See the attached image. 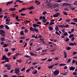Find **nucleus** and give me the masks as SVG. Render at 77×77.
<instances>
[{"mask_svg":"<svg viewBox=\"0 0 77 77\" xmlns=\"http://www.w3.org/2000/svg\"><path fill=\"white\" fill-rule=\"evenodd\" d=\"M54 60H59V57H57V58H54Z\"/></svg>","mask_w":77,"mask_h":77,"instance_id":"5fc2aeb1","label":"nucleus"},{"mask_svg":"<svg viewBox=\"0 0 77 77\" xmlns=\"http://www.w3.org/2000/svg\"><path fill=\"white\" fill-rule=\"evenodd\" d=\"M47 20L46 19H45V20H43L42 21V22H43V23H45L46 22H47Z\"/></svg>","mask_w":77,"mask_h":77,"instance_id":"c756f323","label":"nucleus"},{"mask_svg":"<svg viewBox=\"0 0 77 77\" xmlns=\"http://www.w3.org/2000/svg\"><path fill=\"white\" fill-rule=\"evenodd\" d=\"M22 10L23 11H26V9H27V8H22Z\"/></svg>","mask_w":77,"mask_h":77,"instance_id":"8fccbe9b","label":"nucleus"},{"mask_svg":"<svg viewBox=\"0 0 77 77\" xmlns=\"http://www.w3.org/2000/svg\"><path fill=\"white\" fill-rule=\"evenodd\" d=\"M6 40V38H1V41H5Z\"/></svg>","mask_w":77,"mask_h":77,"instance_id":"aec40b11","label":"nucleus"},{"mask_svg":"<svg viewBox=\"0 0 77 77\" xmlns=\"http://www.w3.org/2000/svg\"><path fill=\"white\" fill-rule=\"evenodd\" d=\"M48 6L49 8H52L53 7V5H52L50 4H48Z\"/></svg>","mask_w":77,"mask_h":77,"instance_id":"6ab92c4d","label":"nucleus"},{"mask_svg":"<svg viewBox=\"0 0 77 77\" xmlns=\"http://www.w3.org/2000/svg\"><path fill=\"white\" fill-rule=\"evenodd\" d=\"M74 35L73 34H72L71 35H70L69 36V38H72V37H73Z\"/></svg>","mask_w":77,"mask_h":77,"instance_id":"c85d7f7f","label":"nucleus"},{"mask_svg":"<svg viewBox=\"0 0 77 77\" xmlns=\"http://www.w3.org/2000/svg\"><path fill=\"white\" fill-rule=\"evenodd\" d=\"M16 10V9L15 8H11L9 9V11H15Z\"/></svg>","mask_w":77,"mask_h":77,"instance_id":"1a4fd4ad","label":"nucleus"},{"mask_svg":"<svg viewBox=\"0 0 77 77\" xmlns=\"http://www.w3.org/2000/svg\"><path fill=\"white\" fill-rule=\"evenodd\" d=\"M19 72H20V68H18L15 70V73H16V74H18Z\"/></svg>","mask_w":77,"mask_h":77,"instance_id":"6e6552de","label":"nucleus"},{"mask_svg":"<svg viewBox=\"0 0 77 77\" xmlns=\"http://www.w3.org/2000/svg\"><path fill=\"white\" fill-rule=\"evenodd\" d=\"M74 5H77V1H75L74 3Z\"/></svg>","mask_w":77,"mask_h":77,"instance_id":"69168bd1","label":"nucleus"},{"mask_svg":"<svg viewBox=\"0 0 77 77\" xmlns=\"http://www.w3.org/2000/svg\"><path fill=\"white\" fill-rule=\"evenodd\" d=\"M71 61V59H68V61H67V63H69V62H70Z\"/></svg>","mask_w":77,"mask_h":77,"instance_id":"49530a36","label":"nucleus"},{"mask_svg":"<svg viewBox=\"0 0 77 77\" xmlns=\"http://www.w3.org/2000/svg\"><path fill=\"white\" fill-rule=\"evenodd\" d=\"M73 20L74 21V22H77V18H75L73 19Z\"/></svg>","mask_w":77,"mask_h":77,"instance_id":"58836bf2","label":"nucleus"},{"mask_svg":"<svg viewBox=\"0 0 77 77\" xmlns=\"http://www.w3.org/2000/svg\"><path fill=\"white\" fill-rule=\"evenodd\" d=\"M57 2H58V3H60L61 2H62V0H58L57 1Z\"/></svg>","mask_w":77,"mask_h":77,"instance_id":"052dcab7","label":"nucleus"},{"mask_svg":"<svg viewBox=\"0 0 77 77\" xmlns=\"http://www.w3.org/2000/svg\"><path fill=\"white\" fill-rule=\"evenodd\" d=\"M42 47H40V48H38V49H37L36 50V51H39V50H42Z\"/></svg>","mask_w":77,"mask_h":77,"instance_id":"bb28decb","label":"nucleus"},{"mask_svg":"<svg viewBox=\"0 0 77 77\" xmlns=\"http://www.w3.org/2000/svg\"><path fill=\"white\" fill-rule=\"evenodd\" d=\"M47 12L46 11H44L42 14L43 15H45V14H47Z\"/></svg>","mask_w":77,"mask_h":77,"instance_id":"4c0bfd02","label":"nucleus"},{"mask_svg":"<svg viewBox=\"0 0 77 77\" xmlns=\"http://www.w3.org/2000/svg\"><path fill=\"white\" fill-rule=\"evenodd\" d=\"M59 73V71L57 70H55L53 72V74L54 75H58Z\"/></svg>","mask_w":77,"mask_h":77,"instance_id":"423d86ee","label":"nucleus"},{"mask_svg":"<svg viewBox=\"0 0 77 77\" xmlns=\"http://www.w3.org/2000/svg\"><path fill=\"white\" fill-rule=\"evenodd\" d=\"M48 68H49V69H51V68H53V66H49L48 67Z\"/></svg>","mask_w":77,"mask_h":77,"instance_id":"680f3d73","label":"nucleus"},{"mask_svg":"<svg viewBox=\"0 0 77 77\" xmlns=\"http://www.w3.org/2000/svg\"><path fill=\"white\" fill-rule=\"evenodd\" d=\"M11 21V19H8V18H7L5 21H6V22H8V21Z\"/></svg>","mask_w":77,"mask_h":77,"instance_id":"cd10ccee","label":"nucleus"},{"mask_svg":"<svg viewBox=\"0 0 77 77\" xmlns=\"http://www.w3.org/2000/svg\"><path fill=\"white\" fill-rule=\"evenodd\" d=\"M48 29L50 30H53V28L52 26H49L48 28Z\"/></svg>","mask_w":77,"mask_h":77,"instance_id":"a211bd4d","label":"nucleus"},{"mask_svg":"<svg viewBox=\"0 0 77 77\" xmlns=\"http://www.w3.org/2000/svg\"><path fill=\"white\" fill-rule=\"evenodd\" d=\"M30 71V69H27L26 71V72H29Z\"/></svg>","mask_w":77,"mask_h":77,"instance_id":"a19ab883","label":"nucleus"},{"mask_svg":"<svg viewBox=\"0 0 77 77\" xmlns=\"http://www.w3.org/2000/svg\"><path fill=\"white\" fill-rule=\"evenodd\" d=\"M9 45L7 44H4V47H8V46Z\"/></svg>","mask_w":77,"mask_h":77,"instance_id":"a878e982","label":"nucleus"},{"mask_svg":"<svg viewBox=\"0 0 77 77\" xmlns=\"http://www.w3.org/2000/svg\"><path fill=\"white\" fill-rule=\"evenodd\" d=\"M5 60L6 62H9L10 61L9 60H10V59L8 57L6 58Z\"/></svg>","mask_w":77,"mask_h":77,"instance_id":"f8f14e48","label":"nucleus"},{"mask_svg":"<svg viewBox=\"0 0 77 77\" xmlns=\"http://www.w3.org/2000/svg\"><path fill=\"white\" fill-rule=\"evenodd\" d=\"M32 26L34 28H33L32 27H30L29 28L30 30L33 32H35L36 33H38V32H39V30L38 29H36V27H39V25L36 24H34Z\"/></svg>","mask_w":77,"mask_h":77,"instance_id":"f257e3e1","label":"nucleus"},{"mask_svg":"<svg viewBox=\"0 0 77 77\" xmlns=\"http://www.w3.org/2000/svg\"><path fill=\"white\" fill-rule=\"evenodd\" d=\"M37 72H38V71L37 70H36L33 73V72H32V74H36V73H37Z\"/></svg>","mask_w":77,"mask_h":77,"instance_id":"c9c22d12","label":"nucleus"},{"mask_svg":"<svg viewBox=\"0 0 77 77\" xmlns=\"http://www.w3.org/2000/svg\"><path fill=\"white\" fill-rule=\"evenodd\" d=\"M20 54L19 53H16L15 54V56H20Z\"/></svg>","mask_w":77,"mask_h":77,"instance_id":"37998d69","label":"nucleus"},{"mask_svg":"<svg viewBox=\"0 0 77 77\" xmlns=\"http://www.w3.org/2000/svg\"><path fill=\"white\" fill-rule=\"evenodd\" d=\"M33 6H32L28 8V9H30V10H31V9H33Z\"/></svg>","mask_w":77,"mask_h":77,"instance_id":"393cba45","label":"nucleus"},{"mask_svg":"<svg viewBox=\"0 0 77 77\" xmlns=\"http://www.w3.org/2000/svg\"><path fill=\"white\" fill-rule=\"evenodd\" d=\"M20 33L21 35H22V36H23V35H24V31H21L20 32Z\"/></svg>","mask_w":77,"mask_h":77,"instance_id":"f3484780","label":"nucleus"},{"mask_svg":"<svg viewBox=\"0 0 77 77\" xmlns=\"http://www.w3.org/2000/svg\"><path fill=\"white\" fill-rule=\"evenodd\" d=\"M75 68L74 66H72L70 67L69 69L71 71H74Z\"/></svg>","mask_w":77,"mask_h":77,"instance_id":"9d476101","label":"nucleus"},{"mask_svg":"<svg viewBox=\"0 0 77 77\" xmlns=\"http://www.w3.org/2000/svg\"><path fill=\"white\" fill-rule=\"evenodd\" d=\"M49 23V22H47L46 23V24H44L43 25H44V26H47V25H48V24H49V23Z\"/></svg>","mask_w":77,"mask_h":77,"instance_id":"473e14b6","label":"nucleus"},{"mask_svg":"<svg viewBox=\"0 0 77 77\" xmlns=\"http://www.w3.org/2000/svg\"><path fill=\"white\" fill-rule=\"evenodd\" d=\"M66 65V64L64 63H61L59 64L58 66H65Z\"/></svg>","mask_w":77,"mask_h":77,"instance_id":"b1692460","label":"nucleus"},{"mask_svg":"<svg viewBox=\"0 0 77 77\" xmlns=\"http://www.w3.org/2000/svg\"><path fill=\"white\" fill-rule=\"evenodd\" d=\"M17 62H19V63H21V62H22V61L21 60H17Z\"/></svg>","mask_w":77,"mask_h":77,"instance_id":"c03bdc74","label":"nucleus"},{"mask_svg":"<svg viewBox=\"0 0 77 77\" xmlns=\"http://www.w3.org/2000/svg\"><path fill=\"white\" fill-rule=\"evenodd\" d=\"M62 32H63V33H64L65 32V31L64 29H62Z\"/></svg>","mask_w":77,"mask_h":77,"instance_id":"bf43d9fd","label":"nucleus"},{"mask_svg":"<svg viewBox=\"0 0 77 77\" xmlns=\"http://www.w3.org/2000/svg\"><path fill=\"white\" fill-rule=\"evenodd\" d=\"M0 34L2 37H5L6 36V32L5 31L2 29L0 30Z\"/></svg>","mask_w":77,"mask_h":77,"instance_id":"7ed1b4c3","label":"nucleus"},{"mask_svg":"<svg viewBox=\"0 0 77 77\" xmlns=\"http://www.w3.org/2000/svg\"><path fill=\"white\" fill-rule=\"evenodd\" d=\"M55 29L56 31H59V28L58 27V26L56 25L55 26Z\"/></svg>","mask_w":77,"mask_h":77,"instance_id":"dca6fc26","label":"nucleus"},{"mask_svg":"<svg viewBox=\"0 0 77 77\" xmlns=\"http://www.w3.org/2000/svg\"><path fill=\"white\" fill-rule=\"evenodd\" d=\"M66 22H69V21H71V20H69V19H67L66 20Z\"/></svg>","mask_w":77,"mask_h":77,"instance_id":"13d9d810","label":"nucleus"},{"mask_svg":"<svg viewBox=\"0 0 77 77\" xmlns=\"http://www.w3.org/2000/svg\"><path fill=\"white\" fill-rule=\"evenodd\" d=\"M13 3V2L12 1L8 2L7 3L6 6H9V5H10V4H12Z\"/></svg>","mask_w":77,"mask_h":77,"instance_id":"4468645a","label":"nucleus"},{"mask_svg":"<svg viewBox=\"0 0 77 77\" xmlns=\"http://www.w3.org/2000/svg\"><path fill=\"white\" fill-rule=\"evenodd\" d=\"M24 57H27V58H29V59H30V60H32L31 57L30 56L25 55L24 56Z\"/></svg>","mask_w":77,"mask_h":77,"instance_id":"9b49d317","label":"nucleus"},{"mask_svg":"<svg viewBox=\"0 0 77 77\" xmlns=\"http://www.w3.org/2000/svg\"><path fill=\"white\" fill-rule=\"evenodd\" d=\"M9 23H10V22H6L5 23V24H7V25H9Z\"/></svg>","mask_w":77,"mask_h":77,"instance_id":"603ef678","label":"nucleus"},{"mask_svg":"<svg viewBox=\"0 0 77 77\" xmlns=\"http://www.w3.org/2000/svg\"><path fill=\"white\" fill-rule=\"evenodd\" d=\"M58 6V4H55L54 6V8H57Z\"/></svg>","mask_w":77,"mask_h":77,"instance_id":"4be33fe9","label":"nucleus"},{"mask_svg":"<svg viewBox=\"0 0 77 77\" xmlns=\"http://www.w3.org/2000/svg\"><path fill=\"white\" fill-rule=\"evenodd\" d=\"M71 24H72L73 25H75V24H76V23L75 22H71Z\"/></svg>","mask_w":77,"mask_h":77,"instance_id":"de8ad7c7","label":"nucleus"},{"mask_svg":"<svg viewBox=\"0 0 77 77\" xmlns=\"http://www.w3.org/2000/svg\"><path fill=\"white\" fill-rule=\"evenodd\" d=\"M17 77H25V76H24V75H23V76H21V75H18V76H17Z\"/></svg>","mask_w":77,"mask_h":77,"instance_id":"774afa93","label":"nucleus"},{"mask_svg":"<svg viewBox=\"0 0 77 77\" xmlns=\"http://www.w3.org/2000/svg\"><path fill=\"white\" fill-rule=\"evenodd\" d=\"M55 34H57V35H60L57 31L55 32Z\"/></svg>","mask_w":77,"mask_h":77,"instance_id":"09e8293b","label":"nucleus"},{"mask_svg":"<svg viewBox=\"0 0 77 77\" xmlns=\"http://www.w3.org/2000/svg\"><path fill=\"white\" fill-rule=\"evenodd\" d=\"M63 54L64 55V57L65 58V59H66L67 57V53L66 52H64Z\"/></svg>","mask_w":77,"mask_h":77,"instance_id":"2eb2a0df","label":"nucleus"},{"mask_svg":"<svg viewBox=\"0 0 77 77\" xmlns=\"http://www.w3.org/2000/svg\"><path fill=\"white\" fill-rule=\"evenodd\" d=\"M30 54L31 56H35V54H34V53H33L30 52Z\"/></svg>","mask_w":77,"mask_h":77,"instance_id":"6e6d98bb","label":"nucleus"},{"mask_svg":"<svg viewBox=\"0 0 77 77\" xmlns=\"http://www.w3.org/2000/svg\"><path fill=\"white\" fill-rule=\"evenodd\" d=\"M5 27L7 30L9 29V26H8V25H6L5 26Z\"/></svg>","mask_w":77,"mask_h":77,"instance_id":"5701e85b","label":"nucleus"},{"mask_svg":"<svg viewBox=\"0 0 77 77\" xmlns=\"http://www.w3.org/2000/svg\"><path fill=\"white\" fill-rule=\"evenodd\" d=\"M24 32L25 33H27L28 32V30L27 29H26L24 30Z\"/></svg>","mask_w":77,"mask_h":77,"instance_id":"7c9ffc66","label":"nucleus"},{"mask_svg":"<svg viewBox=\"0 0 77 77\" xmlns=\"http://www.w3.org/2000/svg\"><path fill=\"white\" fill-rule=\"evenodd\" d=\"M64 36H67L68 35V33H67V32H66L64 33V35H63Z\"/></svg>","mask_w":77,"mask_h":77,"instance_id":"a18cd8bd","label":"nucleus"},{"mask_svg":"<svg viewBox=\"0 0 77 77\" xmlns=\"http://www.w3.org/2000/svg\"><path fill=\"white\" fill-rule=\"evenodd\" d=\"M16 49L15 48H13L11 49L12 51H15Z\"/></svg>","mask_w":77,"mask_h":77,"instance_id":"864d4df0","label":"nucleus"},{"mask_svg":"<svg viewBox=\"0 0 77 77\" xmlns=\"http://www.w3.org/2000/svg\"><path fill=\"white\" fill-rule=\"evenodd\" d=\"M4 27V25H2L0 26V29H3Z\"/></svg>","mask_w":77,"mask_h":77,"instance_id":"f704fd0d","label":"nucleus"},{"mask_svg":"<svg viewBox=\"0 0 77 77\" xmlns=\"http://www.w3.org/2000/svg\"><path fill=\"white\" fill-rule=\"evenodd\" d=\"M20 39H25V37H24V36H23V37H20Z\"/></svg>","mask_w":77,"mask_h":77,"instance_id":"4d7b16f0","label":"nucleus"},{"mask_svg":"<svg viewBox=\"0 0 77 77\" xmlns=\"http://www.w3.org/2000/svg\"><path fill=\"white\" fill-rule=\"evenodd\" d=\"M64 27H66V28H68L69 27V25L68 24H66V26H64Z\"/></svg>","mask_w":77,"mask_h":77,"instance_id":"72a5a7b5","label":"nucleus"},{"mask_svg":"<svg viewBox=\"0 0 77 77\" xmlns=\"http://www.w3.org/2000/svg\"><path fill=\"white\" fill-rule=\"evenodd\" d=\"M11 52H9L8 53V54H7V55L8 56H11Z\"/></svg>","mask_w":77,"mask_h":77,"instance_id":"0e129e2a","label":"nucleus"},{"mask_svg":"<svg viewBox=\"0 0 77 77\" xmlns=\"http://www.w3.org/2000/svg\"><path fill=\"white\" fill-rule=\"evenodd\" d=\"M18 16L17 15L16 17V20H18Z\"/></svg>","mask_w":77,"mask_h":77,"instance_id":"338daca9","label":"nucleus"},{"mask_svg":"<svg viewBox=\"0 0 77 77\" xmlns=\"http://www.w3.org/2000/svg\"><path fill=\"white\" fill-rule=\"evenodd\" d=\"M39 5H41V2H38L36 4L37 6H38Z\"/></svg>","mask_w":77,"mask_h":77,"instance_id":"e2e57ef3","label":"nucleus"},{"mask_svg":"<svg viewBox=\"0 0 77 77\" xmlns=\"http://www.w3.org/2000/svg\"><path fill=\"white\" fill-rule=\"evenodd\" d=\"M60 15V13H56L55 14H54L53 16V17L54 18H56V17H57L58 16H59Z\"/></svg>","mask_w":77,"mask_h":77,"instance_id":"39448f33","label":"nucleus"},{"mask_svg":"<svg viewBox=\"0 0 77 77\" xmlns=\"http://www.w3.org/2000/svg\"><path fill=\"white\" fill-rule=\"evenodd\" d=\"M69 45H70V46H72L73 45H75V46H76L77 43H76L75 42H74L73 43H69Z\"/></svg>","mask_w":77,"mask_h":77,"instance_id":"0eeeda50","label":"nucleus"},{"mask_svg":"<svg viewBox=\"0 0 77 77\" xmlns=\"http://www.w3.org/2000/svg\"><path fill=\"white\" fill-rule=\"evenodd\" d=\"M58 27H61V28H63V27H64V26L63 25L60 24L58 25Z\"/></svg>","mask_w":77,"mask_h":77,"instance_id":"412c9836","label":"nucleus"},{"mask_svg":"<svg viewBox=\"0 0 77 77\" xmlns=\"http://www.w3.org/2000/svg\"><path fill=\"white\" fill-rule=\"evenodd\" d=\"M73 75H77V73L76 72H73Z\"/></svg>","mask_w":77,"mask_h":77,"instance_id":"ea45409f","label":"nucleus"},{"mask_svg":"<svg viewBox=\"0 0 77 77\" xmlns=\"http://www.w3.org/2000/svg\"><path fill=\"white\" fill-rule=\"evenodd\" d=\"M4 50L6 52H8L9 51V49L8 48H5V49Z\"/></svg>","mask_w":77,"mask_h":77,"instance_id":"2f4dec72","label":"nucleus"},{"mask_svg":"<svg viewBox=\"0 0 77 77\" xmlns=\"http://www.w3.org/2000/svg\"><path fill=\"white\" fill-rule=\"evenodd\" d=\"M54 24V22H51L50 23V25H51V26H52L53 24Z\"/></svg>","mask_w":77,"mask_h":77,"instance_id":"e433bc0d","label":"nucleus"},{"mask_svg":"<svg viewBox=\"0 0 77 77\" xmlns=\"http://www.w3.org/2000/svg\"><path fill=\"white\" fill-rule=\"evenodd\" d=\"M6 58L7 57H6V55H4L1 58V59L2 60H5H5Z\"/></svg>","mask_w":77,"mask_h":77,"instance_id":"ddd939ff","label":"nucleus"},{"mask_svg":"<svg viewBox=\"0 0 77 77\" xmlns=\"http://www.w3.org/2000/svg\"><path fill=\"white\" fill-rule=\"evenodd\" d=\"M66 49L67 50H69L71 49V47H68L66 48Z\"/></svg>","mask_w":77,"mask_h":77,"instance_id":"79ce46f5","label":"nucleus"},{"mask_svg":"<svg viewBox=\"0 0 77 77\" xmlns=\"http://www.w3.org/2000/svg\"><path fill=\"white\" fill-rule=\"evenodd\" d=\"M63 6H70L69 8H70V9H71L72 11H74L75 9V8H72V7H71V5L68 3H63Z\"/></svg>","mask_w":77,"mask_h":77,"instance_id":"f03ea898","label":"nucleus"},{"mask_svg":"<svg viewBox=\"0 0 77 77\" xmlns=\"http://www.w3.org/2000/svg\"><path fill=\"white\" fill-rule=\"evenodd\" d=\"M5 66V67H7V69L8 70H10L11 69V65L10 64H6Z\"/></svg>","mask_w":77,"mask_h":77,"instance_id":"20e7f679","label":"nucleus"},{"mask_svg":"<svg viewBox=\"0 0 77 77\" xmlns=\"http://www.w3.org/2000/svg\"><path fill=\"white\" fill-rule=\"evenodd\" d=\"M69 39L68 38H66V40L65 41V42H68V41H69Z\"/></svg>","mask_w":77,"mask_h":77,"instance_id":"3c124183","label":"nucleus"}]
</instances>
